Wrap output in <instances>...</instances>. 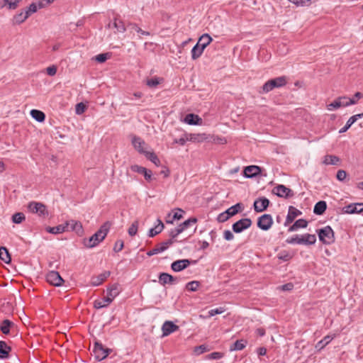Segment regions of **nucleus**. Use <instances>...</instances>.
<instances>
[{
    "instance_id": "obj_1",
    "label": "nucleus",
    "mask_w": 363,
    "mask_h": 363,
    "mask_svg": "<svg viewBox=\"0 0 363 363\" xmlns=\"http://www.w3.org/2000/svg\"><path fill=\"white\" fill-rule=\"evenodd\" d=\"M110 224L108 222L104 223L100 228L88 240H84V245L88 248H92L99 245V242L103 241L109 230Z\"/></svg>"
},
{
    "instance_id": "obj_2",
    "label": "nucleus",
    "mask_w": 363,
    "mask_h": 363,
    "mask_svg": "<svg viewBox=\"0 0 363 363\" xmlns=\"http://www.w3.org/2000/svg\"><path fill=\"white\" fill-rule=\"evenodd\" d=\"M320 241L325 245H330L335 242L334 232L329 225L317 230Z\"/></svg>"
},
{
    "instance_id": "obj_3",
    "label": "nucleus",
    "mask_w": 363,
    "mask_h": 363,
    "mask_svg": "<svg viewBox=\"0 0 363 363\" xmlns=\"http://www.w3.org/2000/svg\"><path fill=\"white\" fill-rule=\"evenodd\" d=\"M28 209L32 213H36L40 217L48 216V211L45 205L40 202L30 201L28 204Z\"/></svg>"
},
{
    "instance_id": "obj_4",
    "label": "nucleus",
    "mask_w": 363,
    "mask_h": 363,
    "mask_svg": "<svg viewBox=\"0 0 363 363\" xmlns=\"http://www.w3.org/2000/svg\"><path fill=\"white\" fill-rule=\"evenodd\" d=\"M111 352V349L104 347L103 345L99 342H95L93 352L96 359L101 361L106 358V357Z\"/></svg>"
},
{
    "instance_id": "obj_5",
    "label": "nucleus",
    "mask_w": 363,
    "mask_h": 363,
    "mask_svg": "<svg viewBox=\"0 0 363 363\" xmlns=\"http://www.w3.org/2000/svg\"><path fill=\"white\" fill-rule=\"evenodd\" d=\"M257 227L262 230L267 231L273 225V218L270 214H263L257 219Z\"/></svg>"
},
{
    "instance_id": "obj_6",
    "label": "nucleus",
    "mask_w": 363,
    "mask_h": 363,
    "mask_svg": "<svg viewBox=\"0 0 363 363\" xmlns=\"http://www.w3.org/2000/svg\"><path fill=\"white\" fill-rule=\"evenodd\" d=\"M252 220L248 218H242L232 225V229L235 233H240L243 230L249 228L252 225Z\"/></svg>"
},
{
    "instance_id": "obj_7",
    "label": "nucleus",
    "mask_w": 363,
    "mask_h": 363,
    "mask_svg": "<svg viewBox=\"0 0 363 363\" xmlns=\"http://www.w3.org/2000/svg\"><path fill=\"white\" fill-rule=\"evenodd\" d=\"M272 193L279 197L285 199L291 198L294 195L293 191L291 189L287 188L283 184H279L274 187L272 189Z\"/></svg>"
},
{
    "instance_id": "obj_8",
    "label": "nucleus",
    "mask_w": 363,
    "mask_h": 363,
    "mask_svg": "<svg viewBox=\"0 0 363 363\" xmlns=\"http://www.w3.org/2000/svg\"><path fill=\"white\" fill-rule=\"evenodd\" d=\"M46 280L50 284L55 286H60L65 281L59 272L56 271L49 272L46 275Z\"/></svg>"
},
{
    "instance_id": "obj_9",
    "label": "nucleus",
    "mask_w": 363,
    "mask_h": 363,
    "mask_svg": "<svg viewBox=\"0 0 363 363\" xmlns=\"http://www.w3.org/2000/svg\"><path fill=\"white\" fill-rule=\"evenodd\" d=\"M121 292L120 285L113 284L107 289V296L104 298L106 304H110L114 298H116Z\"/></svg>"
},
{
    "instance_id": "obj_10",
    "label": "nucleus",
    "mask_w": 363,
    "mask_h": 363,
    "mask_svg": "<svg viewBox=\"0 0 363 363\" xmlns=\"http://www.w3.org/2000/svg\"><path fill=\"white\" fill-rule=\"evenodd\" d=\"M270 201L265 197H259L254 201V210L255 212L260 213L265 211L269 206Z\"/></svg>"
},
{
    "instance_id": "obj_11",
    "label": "nucleus",
    "mask_w": 363,
    "mask_h": 363,
    "mask_svg": "<svg viewBox=\"0 0 363 363\" xmlns=\"http://www.w3.org/2000/svg\"><path fill=\"white\" fill-rule=\"evenodd\" d=\"M190 264L191 260L189 259H179L172 263L171 268L174 272H179L187 268Z\"/></svg>"
},
{
    "instance_id": "obj_12",
    "label": "nucleus",
    "mask_w": 363,
    "mask_h": 363,
    "mask_svg": "<svg viewBox=\"0 0 363 363\" xmlns=\"http://www.w3.org/2000/svg\"><path fill=\"white\" fill-rule=\"evenodd\" d=\"M345 213L352 214L363 212V203H350L342 208Z\"/></svg>"
},
{
    "instance_id": "obj_13",
    "label": "nucleus",
    "mask_w": 363,
    "mask_h": 363,
    "mask_svg": "<svg viewBox=\"0 0 363 363\" xmlns=\"http://www.w3.org/2000/svg\"><path fill=\"white\" fill-rule=\"evenodd\" d=\"M179 330V326L173 322L167 320L162 326V336L165 337Z\"/></svg>"
},
{
    "instance_id": "obj_14",
    "label": "nucleus",
    "mask_w": 363,
    "mask_h": 363,
    "mask_svg": "<svg viewBox=\"0 0 363 363\" xmlns=\"http://www.w3.org/2000/svg\"><path fill=\"white\" fill-rule=\"evenodd\" d=\"M302 214V212L299 211L298 209L296 208L295 207L291 206L289 208L288 214L286 216V220L284 223V226H287L291 223H292L294 219Z\"/></svg>"
},
{
    "instance_id": "obj_15",
    "label": "nucleus",
    "mask_w": 363,
    "mask_h": 363,
    "mask_svg": "<svg viewBox=\"0 0 363 363\" xmlns=\"http://www.w3.org/2000/svg\"><path fill=\"white\" fill-rule=\"evenodd\" d=\"M65 224H67V230L70 228L71 230L74 231L78 235L83 234L84 230L81 222L71 220L67 221Z\"/></svg>"
},
{
    "instance_id": "obj_16",
    "label": "nucleus",
    "mask_w": 363,
    "mask_h": 363,
    "mask_svg": "<svg viewBox=\"0 0 363 363\" xmlns=\"http://www.w3.org/2000/svg\"><path fill=\"white\" fill-rule=\"evenodd\" d=\"M244 176L247 178H253L261 173V168L256 165L247 166L244 169Z\"/></svg>"
},
{
    "instance_id": "obj_17",
    "label": "nucleus",
    "mask_w": 363,
    "mask_h": 363,
    "mask_svg": "<svg viewBox=\"0 0 363 363\" xmlns=\"http://www.w3.org/2000/svg\"><path fill=\"white\" fill-rule=\"evenodd\" d=\"M133 145L135 149L137 150L140 153L145 155L147 151L145 150V143L140 138L135 136L132 140Z\"/></svg>"
},
{
    "instance_id": "obj_18",
    "label": "nucleus",
    "mask_w": 363,
    "mask_h": 363,
    "mask_svg": "<svg viewBox=\"0 0 363 363\" xmlns=\"http://www.w3.org/2000/svg\"><path fill=\"white\" fill-rule=\"evenodd\" d=\"M176 280V277H174L168 273L162 272L159 275V282L163 286L167 284H173L175 283Z\"/></svg>"
},
{
    "instance_id": "obj_19",
    "label": "nucleus",
    "mask_w": 363,
    "mask_h": 363,
    "mask_svg": "<svg viewBox=\"0 0 363 363\" xmlns=\"http://www.w3.org/2000/svg\"><path fill=\"white\" fill-rule=\"evenodd\" d=\"M110 272L106 271L98 276L93 277L91 280V285L94 286L101 285L110 276Z\"/></svg>"
},
{
    "instance_id": "obj_20",
    "label": "nucleus",
    "mask_w": 363,
    "mask_h": 363,
    "mask_svg": "<svg viewBox=\"0 0 363 363\" xmlns=\"http://www.w3.org/2000/svg\"><path fill=\"white\" fill-rule=\"evenodd\" d=\"M184 122L189 125H200L202 122V119L198 115L189 113L186 115Z\"/></svg>"
},
{
    "instance_id": "obj_21",
    "label": "nucleus",
    "mask_w": 363,
    "mask_h": 363,
    "mask_svg": "<svg viewBox=\"0 0 363 363\" xmlns=\"http://www.w3.org/2000/svg\"><path fill=\"white\" fill-rule=\"evenodd\" d=\"M243 209V205L241 203H238L230 208H228L225 212L228 216H229V218L234 216L238 213L242 211Z\"/></svg>"
},
{
    "instance_id": "obj_22",
    "label": "nucleus",
    "mask_w": 363,
    "mask_h": 363,
    "mask_svg": "<svg viewBox=\"0 0 363 363\" xmlns=\"http://www.w3.org/2000/svg\"><path fill=\"white\" fill-rule=\"evenodd\" d=\"M302 245H314L316 242V236L313 234L306 233L301 235Z\"/></svg>"
},
{
    "instance_id": "obj_23",
    "label": "nucleus",
    "mask_w": 363,
    "mask_h": 363,
    "mask_svg": "<svg viewBox=\"0 0 363 363\" xmlns=\"http://www.w3.org/2000/svg\"><path fill=\"white\" fill-rule=\"evenodd\" d=\"M213 38L208 34H203L197 42V44L201 47L203 50L212 42Z\"/></svg>"
},
{
    "instance_id": "obj_24",
    "label": "nucleus",
    "mask_w": 363,
    "mask_h": 363,
    "mask_svg": "<svg viewBox=\"0 0 363 363\" xmlns=\"http://www.w3.org/2000/svg\"><path fill=\"white\" fill-rule=\"evenodd\" d=\"M308 225V221L305 219H298L294 222V223L289 227V232L296 231L299 228H305Z\"/></svg>"
},
{
    "instance_id": "obj_25",
    "label": "nucleus",
    "mask_w": 363,
    "mask_h": 363,
    "mask_svg": "<svg viewBox=\"0 0 363 363\" xmlns=\"http://www.w3.org/2000/svg\"><path fill=\"white\" fill-rule=\"evenodd\" d=\"M327 208V203L324 201H320L315 204L313 213L315 215L320 216L324 213Z\"/></svg>"
},
{
    "instance_id": "obj_26",
    "label": "nucleus",
    "mask_w": 363,
    "mask_h": 363,
    "mask_svg": "<svg viewBox=\"0 0 363 363\" xmlns=\"http://www.w3.org/2000/svg\"><path fill=\"white\" fill-rule=\"evenodd\" d=\"M11 348L4 341H0V359H7Z\"/></svg>"
},
{
    "instance_id": "obj_27",
    "label": "nucleus",
    "mask_w": 363,
    "mask_h": 363,
    "mask_svg": "<svg viewBox=\"0 0 363 363\" xmlns=\"http://www.w3.org/2000/svg\"><path fill=\"white\" fill-rule=\"evenodd\" d=\"M272 85L274 88H280L285 86L287 83L286 77L284 76L276 77L270 79Z\"/></svg>"
},
{
    "instance_id": "obj_28",
    "label": "nucleus",
    "mask_w": 363,
    "mask_h": 363,
    "mask_svg": "<svg viewBox=\"0 0 363 363\" xmlns=\"http://www.w3.org/2000/svg\"><path fill=\"white\" fill-rule=\"evenodd\" d=\"M46 230L52 234H60L67 231V224L59 225L55 227H48Z\"/></svg>"
},
{
    "instance_id": "obj_29",
    "label": "nucleus",
    "mask_w": 363,
    "mask_h": 363,
    "mask_svg": "<svg viewBox=\"0 0 363 363\" xmlns=\"http://www.w3.org/2000/svg\"><path fill=\"white\" fill-rule=\"evenodd\" d=\"M13 326H14V323L12 321L5 319L0 324V330L3 334L8 335L10 333L11 328Z\"/></svg>"
},
{
    "instance_id": "obj_30",
    "label": "nucleus",
    "mask_w": 363,
    "mask_h": 363,
    "mask_svg": "<svg viewBox=\"0 0 363 363\" xmlns=\"http://www.w3.org/2000/svg\"><path fill=\"white\" fill-rule=\"evenodd\" d=\"M158 224L149 230L148 236L152 238L159 234L164 228V224L161 220L157 219Z\"/></svg>"
},
{
    "instance_id": "obj_31",
    "label": "nucleus",
    "mask_w": 363,
    "mask_h": 363,
    "mask_svg": "<svg viewBox=\"0 0 363 363\" xmlns=\"http://www.w3.org/2000/svg\"><path fill=\"white\" fill-rule=\"evenodd\" d=\"M247 345V341L245 340H236L233 344H232L230 347V351H236V350H243Z\"/></svg>"
},
{
    "instance_id": "obj_32",
    "label": "nucleus",
    "mask_w": 363,
    "mask_h": 363,
    "mask_svg": "<svg viewBox=\"0 0 363 363\" xmlns=\"http://www.w3.org/2000/svg\"><path fill=\"white\" fill-rule=\"evenodd\" d=\"M30 115L38 122H43L45 119V113L43 111L37 109L31 110Z\"/></svg>"
},
{
    "instance_id": "obj_33",
    "label": "nucleus",
    "mask_w": 363,
    "mask_h": 363,
    "mask_svg": "<svg viewBox=\"0 0 363 363\" xmlns=\"http://www.w3.org/2000/svg\"><path fill=\"white\" fill-rule=\"evenodd\" d=\"M197 222V219L196 218H190L188 220H185L182 223H181L177 228L180 230V232L182 233L188 227L191 225L195 224Z\"/></svg>"
},
{
    "instance_id": "obj_34",
    "label": "nucleus",
    "mask_w": 363,
    "mask_h": 363,
    "mask_svg": "<svg viewBox=\"0 0 363 363\" xmlns=\"http://www.w3.org/2000/svg\"><path fill=\"white\" fill-rule=\"evenodd\" d=\"M340 160L335 155H326L324 158L323 163L325 164L338 165Z\"/></svg>"
},
{
    "instance_id": "obj_35",
    "label": "nucleus",
    "mask_w": 363,
    "mask_h": 363,
    "mask_svg": "<svg viewBox=\"0 0 363 363\" xmlns=\"http://www.w3.org/2000/svg\"><path fill=\"white\" fill-rule=\"evenodd\" d=\"M28 18L27 15L23 11L16 13L13 17V23L19 25L23 23Z\"/></svg>"
},
{
    "instance_id": "obj_36",
    "label": "nucleus",
    "mask_w": 363,
    "mask_h": 363,
    "mask_svg": "<svg viewBox=\"0 0 363 363\" xmlns=\"http://www.w3.org/2000/svg\"><path fill=\"white\" fill-rule=\"evenodd\" d=\"M334 338L333 336L327 335L323 339L320 340L315 345V349L320 350L324 348L328 343H330Z\"/></svg>"
},
{
    "instance_id": "obj_37",
    "label": "nucleus",
    "mask_w": 363,
    "mask_h": 363,
    "mask_svg": "<svg viewBox=\"0 0 363 363\" xmlns=\"http://www.w3.org/2000/svg\"><path fill=\"white\" fill-rule=\"evenodd\" d=\"M0 259L5 263H9L11 262L10 254L5 247H0Z\"/></svg>"
},
{
    "instance_id": "obj_38",
    "label": "nucleus",
    "mask_w": 363,
    "mask_h": 363,
    "mask_svg": "<svg viewBox=\"0 0 363 363\" xmlns=\"http://www.w3.org/2000/svg\"><path fill=\"white\" fill-rule=\"evenodd\" d=\"M203 50H204L196 43L191 50V58L193 60L198 59L202 55Z\"/></svg>"
},
{
    "instance_id": "obj_39",
    "label": "nucleus",
    "mask_w": 363,
    "mask_h": 363,
    "mask_svg": "<svg viewBox=\"0 0 363 363\" xmlns=\"http://www.w3.org/2000/svg\"><path fill=\"white\" fill-rule=\"evenodd\" d=\"M128 28L130 30V31H135L137 32L138 33H140L141 35H146V36H149L150 35V33L148 32V31H145L143 30H142L140 27H138V26L135 23H129L128 25Z\"/></svg>"
},
{
    "instance_id": "obj_40",
    "label": "nucleus",
    "mask_w": 363,
    "mask_h": 363,
    "mask_svg": "<svg viewBox=\"0 0 363 363\" xmlns=\"http://www.w3.org/2000/svg\"><path fill=\"white\" fill-rule=\"evenodd\" d=\"M341 106H348L350 105L356 104L357 101L354 99H350L347 96H340Z\"/></svg>"
},
{
    "instance_id": "obj_41",
    "label": "nucleus",
    "mask_w": 363,
    "mask_h": 363,
    "mask_svg": "<svg viewBox=\"0 0 363 363\" xmlns=\"http://www.w3.org/2000/svg\"><path fill=\"white\" fill-rule=\"evenodd\" d=\"M357 121L356 117L354 116H351L348 121H347L346 124L344 127H342L340 130L339 133H345L351 126Z\"/></svg>"
},
{
    "instance_id": "obj_42",
    "label": "nucleus",
    "mask_w": 363,
    "mask_h": 363,
    "mask_svg": "<svg viewBox=\"0 0 363 363\" xmlns=\"http://www.w3.org/2000/svg\"><path fill=\"white\" fill-rule=\"evenodd\" d=\"M146 157L153 162L156 166L160 165V160L154 152H147L145 155Z\"/></svg>"
},
{
    "instance_id": "obj_43",
    "label": "nucleus",
    "mask_w": 363,
    "mask_h": 363,
    "mask_svg": "<svg viewBox=\"0 0 363 363\" xmlns=\"http://www.w3.org/2000/svg\"><path fill=\"white\" fill-rule=\"evenodd\" d=\"M165 251V247H164L162 245H160V243L157 245L155 247H154L152 250L148 251L147 252V255L149 257H151L152 255L159 254L160 252H162Z\"/></svg>"
},
{
    "instance_id": "obj_44",
    "label": "nucleus",
    "mask_w": 363,
    "mask_h": 363,
    "mask_svg": "<svg viewBox=\"0 0 363 363\" xmlns=\"http://www.w3.org/2000/svg\"><path fill=\"white\" fill-rule=\"evenodd\" d=\"M25 219V215L20 212L14 213L12 216V221L16 224L22 223Z\"/></svg>"
},
{
    "instance_id": "obj_45",
    "label": "nucleus",
    "mask_w": 363,
    "mask_h": 363,
    "mask_svg": "<svg viewBox=\"0 0 363 363\" xmlns=\"http://www.w3.org/2000/svg\"><path fill=\"white\" fill-rule=\"evenodd\" d=\"M38 5L37 6L36 4L32 3L29 5L28 7L26 8V9L24 11L25 13L27 15V17L28 18L32 13H35L38 11Z\"/></svg>"
},
{
    "instance_id": "obj_46",
    "label": "nucleus",
    "mask_w": 363,
    "mask_h": 363,
    "mask_svg": "<svg viewBox=\"0 0 363 363\" xmlns=\"http://www.w3.org/2000/svg\"><path fill=\"white\" fill-rule=\"evenodd\" d=\"M113 26L115 28H116L117 31L120 33H123L126 30L123 22L121 21H118L117 19H115Z\"/></svg>"
},
{
    "instance_id": "obj_47",
    "label": "nucleus",
    "mask_w": 363,
    "mask_h": 363,
    "mask_svg": "<svg viewBox=\"0 0 363 363\" xmlns=\"http://www.w3.org/2000/svg\"><path fill=\"white\" fill-rule=\"evenodd\" d=\"M199 285H200L199 281H190L186 284V289L189 291H197Z\"/></svg>"
},
{
    "instance_id": "obj_48",
    "label": "nucleus",
    "mask_w": 363,
    "mask_h": 363,
    "mask_svg": "<svg viewBox=\"0 0 363 363\" xmlns=\"http://www.w3.org/2000/svg\"><path fill=\"white\" fill-rule=\"evenodd\" d=\"M139 223L135 220L128 228V234L130 236H135L137 234Z\"/></svg>"
},
{
    "instance_id": "obj_49",
    "label": "nucleus",
    "mask_w": 363,
    "mask_h": 363,
    "mask_svg": "<svg viewBox=\"0 0 363 363\" xmlns=\"http://www.w3.org/2000/svg\"><path fill=\"white\" fill-rule=\"evenodd\" d=\"M274 87L272 85L270 80H268L267 82L264 84L262 86V89L259 91V94H266L273 90Z\"/></svg>"
},
{
    "instance_id": "obj_50",
    "label": "nucleus",
    "mask_w": 363,
    "mask_h": 363,
    "mask_svg": "<svg viewBox=\"0 0 363 363\" xmlns=\"http://www.w3.org/2000/svg\"><path fill=\"white\" fill-rule=\"evenodd\" d=\"M4 2V5H7L8 6V9H11V10H14L16 9L18 6V4L21 2L19 0H13V1H11L10 0H3Z\"/></svg>"
},
{
    "instance_id": "obj_51",
    "label": "nucleus",
    "mask_w": 363,
    "mask_h": 363,
    "mask_svg": "<svg viewBox=\"0 0 363 363\" xmlns=\"http://www.w3.org/2000/svg\"><path fill=\"white\" fill-rule=\"evenodd\" d=\"M286 242L288 244H298L302 245V240L301 236L298 235H296L291 238H289L286 239Z\"/></svg>"
},
{
    "instance_id": "obj_52",
    "label": "nucleus",
    "mask_w": 363,
    "mask_h": 363,
    "mask_svg": "<svg viewBox=\"0 0 363 363\" xmlns=\"http://www.w3.org/2000/svg\"><path fill=\"white\" fill-rule=\"evenodd\" d=\"M224 356L223 353L220 352H213L205 357L206 359H220Z\"/></svg>"
},
{
    "instance_id": "obj_53",
    "label": "nucleus",
    "mask_w": 363,
    "mask_h": 363,
    "mask_svg": "<svg viewBox=\"0 0 363 363\" xmlns=\"http://www.w3.org/2000/svg\"><path fill=\"white\" fill-rule=\"evenodd\" d=\"M207 351H209V349L206 345H201L199 346L195 347L194 352L196 355L201 354Z\"/></svg>"
},
{
    "instance_id": "obj_54",
    "label": "nucleus",
    "mask_w": 363,
    "mask_h": 363,
    "mask_svg": "<svg viewBox=\"0 0 363 363\" xmlns=\"http://www.w3.org/2000/svg\"><path fill=\"white\" fill-rule=\"evenodd\" d=\"M340 107H341L340 97L337 98L333 102H332L331 104H330L327 106V108L328 111H332L333 109H336Z\"/></svg>"
},
{
    "instance_id": "obj_55",
    "label": "nucleus",
    "mask_w": 363,
    "mask_h": 363,
    "mask_svg": "<svg viewBox=\"0 0 363 363\" xmlns=\"http://www.w3.org/2000/svg\"><path fill=\"white\" fill-rule=\"evenodd\" d=\"M206 139L205 134H191L189 140L201 142Z\"/></svg>"
},
{
    "instance_id": "obj_56",
    "label": "nucleus",
    "mask_w": 363,
    "mask_h": 363,
    "mask_svg": "<svg viewBox=\"0 0 363 363\" xmlns=\"http://www.w3.org/2000/svg\"><path fill=\"white\" fill-rule=\"evenodd\" d=\"M177 211H179L180 213H179V212H175V213H174L173 216H172V220H169V219H167V220H166V222H167V223H173V221H174V220H180V219L182 218V213H183V212H184V211H183V210H182V209H180V208H178V209H177Z\"/></svg>"
},
{
    "instance_id": "obj_57",
    "label": "nucleus",
    "mask_w": 363,
    "mask_h": 363,
    "mask_svg": "<svg viewBox=\"0 0 363 363\" xmlns=\"http://www.w3.org/2000/svg\"><path fill=\"white\" fill-rule=\"evenodd\" d=\"M225 308L224 307H219L217 308L211 309L208 311V316L212 317L217 314H221L225 312Z\"/></svg>"
},
{
    "instance_id": "obj_58",
    "label": "nucleus",
    "mask_w": 363,
    "mask_h": 363,
    "mask_svg": "<svg viewBox=\"0 0 363 363\" xmlns=\"http://www.w3.org/2000/svg\"><path fill=\"white\" fill-rule=\"evenodd\" d=\"M160 81V79L157 77L151 78L147 80V85L150 87H156L159 84Z\"/></svg>"
},
{
    "instance_id": "obj_59",
    "label": "nucleus",
    "mask_w": 363,
    "mask_h": 363,
    "mask_svg": "<svg viewBox=\"0 0 363 363\" xmlns=\"http://www.w3.org/2000/svg\"><path fill=\"white\" fill-rule=\"evenodd\" d=\"M106 302L104 301V298L102 300H96L94 303V306L96 309L102 308L108 306L109 304H106Z\"/></svg>"
},
{
    "instance_id": "obj_60",
    "label": "nucleus",
    "mask_w": 363,
    "mask_h": 363,
    "mask_svg": "<svg viewBox=\"0 0 363 363\" xmlns=\"http://www.w3.org/2000/svg\"><path fill=\"white\" fill-rule=\"evenodd\" d=\"M124 247V242L121 240H118L115 242L114 247H113V251L116 252H118L123 250Z\"/></svg>"
},
{
    "instance_id": "obj_61",
    "label": "nucleus",
    "mask_w": 363,
    "mask_h": 363,
    "mask_svg": "<svg viewBox=\"0 0 363 363\" xmlns=\"http://www.w3.org/2000/svg\"><path fill=\"white\" fill-rule=\"evenodd\" d=\"M130 169L134 172L143 174L144 172L146 170V168L138 164H134L130 167Z\"/></svg>"
},
{
    "instance_id": "obj_62",
    "label": "nucleus",
    "mask_w": 363,
    "mask_h": 363,
    "mask_svg": "<svg viewBox=\"0 0 363 363\" xmlns=\"http://www.w3.org/2000/svg\"><path fill=\"white\" fill-rule=\"evenodd\" d=\"M347 172L345 170L340 169L337 172L336 177L339 181H344L346 179Z\"/></svg>"
},
{
    "instance_id": "obj_63",
    "label": "nucleus",
    "mask_w": 363,
    "mask_h": 363,
    "mask_svg": "<svg viewBox=\"0 0 363 363\" xmlns=\"http://www.w3.org/2000/svg\"><path fill=\"white\" fill-rule=\"evenodd\" d=\"M108 58V54L107 53H101L95 57L96 61H97L99 63L104 62Z\"/></svg>"
},
{
    "instance_id": "obj_64",
    "label": "nucleus",
    "mask_w": 363,
    "mask_h": 363,
    "mask_svg": "<svg viewBox=\"0 0 363 363\" xmlns=\"http://www.w3.org/2000/svg\"><path fill=\"white\" fill-rule=\"evenodd\" d=\"M229 218V216H228V214H226V212L224 211L218 215L217 220L219 223H224L227 221Z\"/></svg>"
}]
</instances>
